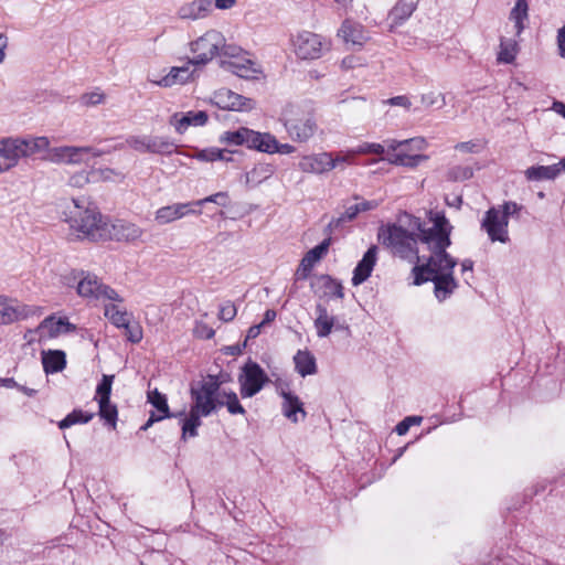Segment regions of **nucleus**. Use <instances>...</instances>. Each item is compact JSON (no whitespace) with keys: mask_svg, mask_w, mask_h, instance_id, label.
<instances>
[{"mask_svg":"<svg viewBox=\"0 0 565 565\" xmlns=\"http://www.w3.org/2000/svg\"><path fill=\"white\" fill-rule=\"evenodd\" d=\"M433 226L422 227L418 218L412 220V225L418 233L422 244L426 245L429 254L418 256L416 248L417 238L415 234L404 230L401 225L388 224L379 230V241L391 248L392 252L405 259L416 258L418 265L413 268L415 276L414 284L422 285L426 281L434 282V294L439 301L449 298L458 288V281L454 277V268L457 259L454 258L447 248L450 246V232L452 226L446 216L439 212H430Z\"/></svg>","mask_w":565,"mask_h":565,"instance_id":"1","label":"nucleus"},{"mask_svg":"<svg viewBox=\"0 0 565 565\" xmlns=\"http://www.w3.org/2000/svg\"><path fill=\"white\" fill-rule=\"evenodd\" d=\"M225 382L224 375H207L190 387L192 406L201 411L203 417H207L218 408L226 406L232 415H244L245 408L241 405L235 392H226L222 388Z\"/></svg>","mask_w":565,"mask_h":565,"instance_id":"2","label":"nucleus"},{"mask_svg":"<svg viewBox=\"0 0 565 565\" xmlns=\"http://www.w3.org/2000/svg\"><path fill=\"white\" fill-rule=\"evenodd\" d=\"M64 220L78 239L92 242L109 237L110 222L102 215L97 205L85 198L73 199L64 212Z\"/></svg>","mask_w":565,"mask_h":565,"instance_id":"3","label":"nucleus"},{"mask_svg":"<svg viewBox=\"0 0 565 565\" xmlns=\"http://www.w3.org/2000/svg\"><path fill=\"white\" fill-rule=\"evenodd\" d=\"M281 120L289 137L297 142L308 141L317 129L312 114L295 104H289L284 108Z\"/></svg>","mask_w":565,"mask_h":565,"instance_id":"4","label":"nucleus"},{"mask_svg":"<svg viewBox=\"0 0 565 565\" xmlns=\"http://www.w3.org/2000/svg\"><path fill=\"white\" fill-rule=\"evenodd\" d=\"M223 46L224 35L220 31H206L190 43V50L194 54V57L189 60V64L205 65L215 56L220 55Z\"/></svg>","mask_w":565,"mask_h":565,"instance_id":"5","label":"nucleus"},{"mask_svg":"<svg viewBox=\"0 0 565 565\" xmlns=\"http://www.w3.org/2000/svg\"><path fill=\"white\" fill-rule=\"evenodd\" d=\"M76 327L68 322L65 318H55L54 316L46 317L35 329L28 330L24 339L29 343L45 342L55 339L61 334L74 332Z\"/></svg>","mask_w":565,"mask_h":565,"instance_id":"6","label":"nucleus"},{"mask_svg":"<svg viewBox=\"0 0 565 565\" xmlns=\"http://www.w3.org/2000/svg\"><path fill=\"white\" fill-rule=\"evenodd\" d=\"M269 377L262 366L249 360L244 364L238 375L239 392L243 398L255 396L259 393Z\"/></svg>","mask_w":565,"mask_h":565,"instance_id":"7","label":"nucleus"},{"mask_svg":"<svg viewBox=\"0 0 565 565\" xmlns=\"http://www.w3.org/2000/svg\"><path fill=\"white\" fill-rule=\"evenodd\" d=\"M77 294L81 297L92 298L96 300H122L113 288L104 285L97 276L88 273L81 274V278L77 284Z\"/></svg>","mask_w":565,"mask_h":565,"instance_id":"8","label":"nucleus"},{"mask_svg":"<svg viewBox=\"0 0 565 565\" xmlns=\"http://www.w3.org/2000/svg\"><path fill=\"white\" fill-rule=\"evenodd\" d=\"M127 143L136 151L156 154L169 156L177 149L169 138L158 136H132L127 139Z\"/></svg>","mask_w":565,"mask_h":565,"instance_id":"9","label":"nucleus"},{"mask_svg":"<svg viewBox=\"0 0 565 565\" xmlns=\"http://www.w3.org/2000/svg\"><path fill=\"white\" fill-rule=\"evenodd\" d=\"M509 221L501 215V210L489 209L481 222V228L486 231L491 242H500L505 244L509 242Z\"/></svg>","mask_w":565,"mask_h":565,"instance_id":"10","label":"nucleus"},{"mask_svg":"<svg viewBox=\"0 0 565 565\" xmlns=\"http://www.w3.org/2000/svg\"><path fill=\"white\" fill-rule=\"evenodd\" d=\"M294 46L298 57L315 60L322 55L323 50L327 49V43L318 34L303 31L296 36Z\"/></svg>","mask_w":565,"mask_h":565,"instance_id":"11","label":"nucleus"},{"mask_svg":"<svg viewBox=\"0 0 565 565\" xmlns=\"http://www.w3.org/2000/svg\"><path fill=\"white\" fill-rule=\"evenodd\" d=\"M214 104L222 108L235 111H248L255 107V102L227 88H220L213 95Z\"/></svg>","mask_w":565,"mask_h":565,"instance_id":"12","label":"nucleus"},{"mask_svg":"<svg viewBox=\"0 0 565 565\" xmlns=\"http://www.w3.org/2000/svg\"><path fill=\"white\" fill-rule=\"evenodd\" d=\"M209 116L205 111L174 113L169 118V125L172 126L179 135H183L190 127H201L207 122Z\"/></svg>","mask_w":565,"mask_h":565,"instance_id":"13","label":"nucleus"},{"mask_svg":"<svg viewBox=\"0 0 565 565\" xmlns=\"http://www.w3.org/2000/svg\"><path fill=\"white\" fill-rule=\"evenodd\" d=\"M190 214L199 215L201 214V210H195L192 202L174 203L157 210L154 220L158 224L164 225Z\"/></svg>","mask_w":565,"mask_h":565,"instance_id":"14","label":"nucleus"},{"mask_svg":"<svg viewBox=\"0 0 565 565\" xmlns=\"http://www.w3.org/2000/svg\"><path fill=\"white\" fill-rule=\"evenodd\" d=\"M316 319L313 321V326L319 338H327L332 330H349V326L345 323H340L334 316L329 315L328 309L318 303L316 306Z\"/></svg>","mask_w":565,"mask_h":565,"instance_id":"15","label":"nucleus"},{"mask_svg":"<svg viewBox=\"0 0 565 565\" xmlns=\"http://www.w3.org/2000/svg\"><path fill=\"white\" fill-rule=\"evenodd\" d=\"M29 308L0 295V326H9L29 316Z\"/></svg>","mask_w":565,"mask_h":565,"instance_id":"16","label":"nucleus"},{"mask_svg":"<svg viewBox=\"0 0 565 565\" xmlns=\"http://www.w3.org/2000/svg\"><path fill=\"white\" fill-rule=\"evenodd\" d=\"M330 243L331 239L326 238L319 245L306 253L297 268V279L305 280L309 277L313 266L328 253Z\"/></svg>","mask_w":565,"mask_h":565,"instance_id":"17","label":"nucleus"},{"mask_svg":"<svg viewBox=\"0 0 565 565\" xmlns=\"http://www.w3.org/2000/svg\"><path fill=\"white\" fill-rule=\"evenodd\" d=\"M220 141L227 145L242 146L245 145L250 149L259 150L260 132L242 127L235 131H225Z\"/></svg>","mask_w":565,"mask_h":565,"instance_id":"18","label":"nucleus"},{"mask_svg":"<svg viewBox=\"0 0 565 565\" xmlns=\"http://www.w3.org/2000/svg\"><path fill=\"white\" fill-rule=\"evenodd\" d=\"M331 152H320L303 156L299 161V169L305 173L323 174L330 171Z\"/></svg>","mask_w":565,"mask_h":565,"instance_id":"19","label":"nucleus"},{"mask_svg":"<svg viewBox=\"0 0 565 565\" xmlns=\"http://www.w3.org/2000/svg\"><path fill=\"white\" fill-rule=\"evenodd\" d=\"M377 262V247L371 246L353 270L352 285L363 284L372 274Z\"/></svg>","mask_w":565,"mask_h":565,"instance_id":"20","label":"nucleus"},{"mask_svg":"<svg viewBox=\"0 0 565 565\" xmlns=\"http://www.w3.org/2000/svg\"><path fill=\"white\" fill-rule=\"evenodd\" d=\"M212 11L211 0H194L184 3L178 10V17L182 20H200L206 18Z\"/></svg>","mask_w":565,"mask_h":565,"instance_id":"21","label":"nucleus"},{"mask_svg":"<svg viewBox=\"0 0 565 565\" xmlns=\"http://www.w3.org/2000/svg\"><path fill=\"white\" fill-rule=\"evenodd\" d=\"M565 171V159L551 166H533L525 170V177L531 181L554 180Z\"/></svg>","mask_w":565,"mask_h":565,"instance_id":"22","label":"nucleus"},{"mask_svg":"<svg viewBox=\"0 0 565 565\" xmlns=\"http://www.w3.org/2000/svg\"><path fill=\"white\" fill-rule=\"evenodd\" d=\"M110 227L108 238H116L117 241L134 242L142 235V230L134 223L118 221L116 223H110Z\"/></svg>","mask_w":565,"mask_h":565,"instance_id":"23","label":"nucleus"},{"mask_svg":"<svg viewBox=\"0 0 565 565\" xmlns=\"http://www.w3.org/2000/svg\"><path fill=\"white\" fill-rule=\"evenodd\" d=\"M19 163L12 137L0 139V173L11 170Z\"/></svg>","mask_w":565,"mask_h":565,"instance_id":"24","label":"nucleus"},{"mask_svg":"<svg viewBox=\"0 0 565 565\" xmlns=\"http://www.w3.org/2000/svg\"><path fill=\"white\" fill-rule=\"evenodd\" d=\"M192 64L186 63L183 66H173L170 68L169 73L164 75L161 79L156 81L154 83L161 87H171L178 84L186 83L191 77L190 66Z\"/></svg>","mask_w":565,"mask_h":565,"instance_id":"25","label":"nucleus"},{"mask_svg":"<svg viewBox=\"0 0 565 565\" xmlns=\"http://www.w3.org/2000/svg\"><path fill=\"white\" fill-rule=\"evenodd\" d=\"M42 364L46 374L61 372L66 366V354L61 350L43 351Z\"/></svg>","mask_w":565,"mask_h":565,"instance_id":"26","label":"nucleus"},{"mask_svg":"<svg viewBox=\"0 0 565 565\" xmlns=\"http://www.w3.org/2000/svg\"><path fill=\"white\" fill-rule=\"evenodd\" d=\"M281 395L284 397L282 413L292 423H298V413L301 414L302 418L306 417L303 405L298 396L290 392H282Z\"/></svg>","mask_w":565,"mask_h":565,"instance_id":"27","label":"nucleus"},{"mask_svg":"<svg viewBox=\"0 0 565 565\" xmlns=\"http://www.w3.org/2000/svg\"><path fill=\"white\" fill-rule=\"evenodd\" d=\"M339 35H341L347 43L354 45H362L366 40L363 26L349 20L342 23Z\"/></svg>","mask_w":565,"mask_h":565,"instance_id":"28","label":"nucleus"},{"mask_svg":"<svg viewBox=\"0 0 565 565\" xmlns=\"http://www.w3.org/2000/svg\"><path fill=\"white\" fill-rule=\"evenodd\" d=\"M234 74L242 78H257L260 73L257 65L248 58H238L225 63Z\"/></svg>","mask_w":565,"mask_h":565,"instance_id":"29","label":"nucleus"},{"mask_svg":"<svg viewBox=\"0 0 565 565\" xmlns=\"http://www.w3.org/2000/svg\"><path fill=\"white\" fill-rule=\"evenodd\" d=\"M259 150L262 152L267 153H281L289 154L295 151V147L289 143H279L276 138L270 134H262L260 132V143H258Z\"/></svg>","mask_w":565,"mask_h":565,"instance_id":"30","label":"nucleus"},{"mask_svg":"<svg viewBox=\"0 0 565 565\" xmlns=\"http://www.w3.org/2000/svg\"><path fill=\"white\" fill-rule=\"evenodd\" d=\"M66 164H79L90 157H100L105 151L93 147H67Z\"/></svg>","mask_w":565,"mask_h":565,"instance_id":"31","label":"nucleus"},{"mask_svg":"<svg viewBox=\"0 0 565 565\" xmlns=\"http://www.w3.org/2000/svg\"><path fill=\"white\" fill-rule=\"evenodd\" d=\"M295 369L301 376L317 373L315 356L307 350H299L294 356Z\"/></svg>","mask_w":565,"mask_h":565,"instance_id":"32","label":"nucleus"},{"mask_svg":"<svg viewBox=\"0 0 565 565\" xmlns=\"http://www.w3.org/2000/svg\"><path fill=\"white\" fill-rule=\"evenodd\" d=\"M529 7L526 0H516L515 6L510 12L509 20L514 23V33L519 36L524 28L525 22L529 19Z\"/></svg>","mask_w":565,"mask_h":565,"instance_id":"33","label":"nucleus"},{"mask_svg":"<svg viewBox=\"0 0 565 565\" xmlns=\"http://www.w3.org/2000/svg\"><path fill=\"white\" fill-rule=\"evenodd\" d=\"M426 160H428V156L426 154H408L403 151H398L387 158L390 163L407 168H416L418 164Z\"/></svg>","mask_w":565,"mask_h":565,"instance_id":"34","label":"nucleus"},{"mask_svg":"<svg viewBox=\"0 0 565 565\" xmlns=\"http://www.w3.org/2000/svg\"><path fill=\"white\" fill-rule=\"evenodd\" d=\"M274 173L273 166L259 163L246 173V183L249 185H258L269 179Z\"/></svg>","mask_w":565,"mask_h":565,"instance_id":"35","label":"nucleus"},{"mask_svg":"<svg viewBox=\"0 0 565 565\" xmlns=\"http://www.w3.org/2000/svg\"><path fill=\"white\" fill-rule=\"evenodd\" d=\"M148 402L156 408L158 417L164 419L173 416L170 413L166 395L158 390L148 392Z\"/></svg>","mask_w":565,"mask_h":565,"instance_id":"36","label":"nucleus"},{"mask_svg":"<svg viewBox=\"0 0 565 565\" xmlns=\"http://www.w3.org/2000/svg\"><path fill=\"white\" fill-rule=\"evenodd\" d=\"M355 152L353 148L331 152V167L330 171L334 169L344 170L347 166L355 164Z\"/></svg>","mask_w":565,"mask_h":565,"instance_id":"37","label":"nucleus"},{"mask_svg":"<svg viewBox=\"0 0 565 565\" xmlns=\"http://www.w3.org/2000/svg\"><path fill=\"white\" fill-rule=\"evenodd\" d=\"M319 282L321 284V287L323 288L324 296L334 297L338 299H342L344 297L342 284L339 280L333 279L331 276H329V275L320 276Z\"/></svg>","mask_w":565,"mask_h":565,"instance_id":"38","label":"nucleus"},{"mask_svg":"<svg viewBox=\"0 0 565 565\" xmlns=\"http://www.w3.org/2000/svg\"><path fill=\"white\" fill-rule=\"evenodd\" d=\"M105 317L117 328L127 326L129 321V315L127 311L121 310L118 306L109 303L104 309Z\"/></svg>","mask_w":565,"mask_h":565,"instance_id":"39","label":"nucleus"},{"mask_svg":"<svg viewBox=\"0 0 565 565\" xmlns=\"http://www.w3.org/2000/svg\"><path fill=\"white\" fill-rule=\"evenodd\" d=\"M518 52V43L514 40L501 39L500 51L498 54L499 62L510 64L514 61Z\"/></svg>","mask_w":565,"mask_h":565,"instance_id":"40","label":"nucleus"},{"mask_svg":"<svg viewBox=\"0 0 565 565\" xmlns=\"http://www.w3.org/2000/svg\"><path fill=\"white\" fill-rule=\"evenodd\" d=\"M93 414L84 413L81 409H74L58 423L61 429L68 428L75 424H86L93 418Z\"/></svg>","mask_w":565,"mask_h":565,"instance_id":"41","label":"nucleus"},{"mask_svg":"<svg viewBox=\"0 0 565 565\" xmlns=\"http://www.w3.org/2000/svg\"><path fill=\"white\" fill-rule=\"evenodd\" d=\"M99 416L106 420L114 428L116 427L118 411L116 405L110 403V399L98 401Z\"/></svg>","mask_w":565,"mask_h":565,"instance_id":"42","label":"nucleus"},{"mask_svg":"<svg viewBox=\"0 0 565 565\" xmlns=\"http://www.w3.org/2000/svg\"><path fill=\"white\" fill-rule=\"evenodd\" d=\"M93 182L122 180L124 174L110 168L92 169Z\"/></svg>","mask_w":565,"mask_h":565,"instance_id":"43","label":"nucleus"},{"mask_svg":"<svg viewBox=\"0 0 565 565\" xmlns=\"http://www.w3.org/2000/svg\"><path fill=\"white\" fill-rule=\"evenodd\" d=\"M420 103L425 108L436 107L440 109L446 105V97L441 93L428 92L420 95Z\"/></svg>","mask_w":565,"mask_h":565,"instance_id":"44","label":"nucleus"},{"mask_svg":"<svg viewBox=\"0 0 565 565\" xmlns=\"http://www.w3.org/2000/svg\"><path fill=\"white\" fill-rule=\"evenodd\" d=\"M225 153L226 151L221 150L218 148H207L198 151L192 157L200 161L212 162L216 160H228V158L225 157Z\"/></svg>","mask_w":565,"mask_h":565,"instance_id":"45","label":"nucleus"},{"mask_svg":"<svg viewBox=\"0 0 565 565\" xmlns=\"http://www.w3.org/2000/svg\"><path fill=\"white\" fill-rule=\"evenodd\" d=\"M12 141L19 160L21 158H29L35 154L29 138L12 137Z\"/></svg>","mask_w":565,"mask_h":565,"instance_id":"46","label":"nucleus"},{"mask_svg":"<svg viewBox=\"0 0 565 565\" xmlns=\"http://www.w3.org/2000/svg\"><path fill=\"white\" fill-rule=\"evenodd\" d=\"M114 375H103L96 388L97 401L110 399Z\"/></svg>","mask_w":565,"mask_h":565,"instance_id":"47","label":"nucleus"},{"mask_svg":"<svg viewBox=\"0 0 565 565\" xmlns=\"http://www.w3.org/2000/svg\"><path fill=\"white\" fill-rule=\"evenodd\" d=\"M359 213L360 211L356 204L350 205L341 216L331 220L328 226L330 230L337 228L342 223L352 221Z\"/></svg>","mask_w":565,"mask_h":565,"instance_id":"48","label":"nucleus"},{"mask_svg":"<svg viewBox=\"0 0 565 565\" xmlns=\"http://www.w3.org/2000/svg\"><path fill=\"white\" fill-rule=\"evenodd\" d=\"M355 156L359 154H383L385 152V146L376 142H363L353 148Z\"/></svg>","mask_w":565,"mask_h":565,"instance_id":"49","label":"nucleus"},{"mask_svg":"<svg viewBox=\"0 0 565 565\" xmlns=\"http://www.w3.org/2000/svg\"><path fill=\"white\" fill-rule=\"evenodd\" d=\"M67 147L68 146H62V147H55L50 148L49 152L44 156V159L53 162V163H65L66 164V157H67Z\"/></svg>","mask_w":565,"mask_h":565,"instance_id":"50","label":"nucleus"},{"mask_svg":"<svg viewBox=\"0 0 565 565\" xmlns=\"http://www.w3.org/2000/svg\"><path fill=\"white\" fill-rule=\"evenodd\" d=\"M93 182V174H92V170L90 171H79L77 173H74L71 178H70V185L74 186V188H83L84 185H86L87 183H90Z\"/></svg>","mask_w":565,"mask_h":565,"instance_id":"51","label":"nucleus"},{"mask_svg":"<svg viewBox=\"0 0 565 565\" xmlns=\"http://www.w3.org/2000/svg\"><path fill=\"white\" fill-rule=\"evenodd\" d=\"M104 100H105V95L100 90L86 93V94L82 95V97H81V103L87 107L97 106V105L104 103Z\"/></svg>","mask_w":565,"mask_h":565,"instance_id":"52","label":"nucleus"},{"mask_svg":"<svg viewBox=\"0 0 565 565\" xmlns=\"http://www.w3.org/2000/svg\"><path fill=\"white\" fill-rule=\"evenodd\" d=\"M422 419L420 416H408L396 425L395 431L397 435L403 436L409 430L411 426L419 425Z\"/></svg>","mask_w":565,"mask_h":565,"instance_id":"53","label":"nucleus"},{"mask_svg":"<svg viewBox=\"0 0 565 565\" xmlns=\"http://www.w3.org/2000/svg\"><path fill=\"white\" fill-rule=\"evenodd\" d=\"M237 313L235 305L226 301L220 306L218 318L225 322L232 321Z\"/></svg>","mask_w":565,"mask_h":565,"instance_id":"54","label":"nucleus"},{"mask_svg":"<svg viewBox=\"0 0 565 565\" xmlns=\"http://www.w3.org/2000/svg\"><path fill=\"white\" fill-rule=\"evenodd\" d=\"M126 331V337L132 343H138L142 339V329L138 323L130 324V320L127 322V326L122 327Z\"/></svg>","mask_w":565,"mask_h":565,"instance_id":"55","label":"nucleus"},{"mask_svg":"<svg viewBox=\"0 0 565 565\" xmlns=\"http://www.w3.org/2000/svg\"><path fill=\"white\" fill-rule=\"evenodd\" d=\"M497 209H500L501 215H504V218L509 221L510 216H519V213L522 210V205L513 201H508L504 202L502 205L498 206Z\"/></svg>","mask_w":565,"mask_h":565,"instance_id":"56","label":"nucleus"},{"mask_svg":"<svg viewBox=\"0 0 565 565\" xmlns=\"http://www.w3.org/2000/svg\"><path fill=\"white\" fill-rule=\"evenodd\" d=\"M226 198H227L226 193H224V192H217V193L212 194V195H210V196H206V198H204V199H201V200L194 201V202H192V204H193V207H194V206H199V207H201V206H203L205 203L211 202V203H216V204H218V205L225 206V204H226V203H225Z\"/></svg>","mask_w":565,"mask_h":565,"instance_id":"57","label":"nucleus"},{"mask_svg":"<svg viewBox=\"0 0 565 565\" xmlns=\"http://www.w3.org/2000/svg\"><path fill=\"white\" fill-rule=\"evenodd\" d=\"M414 11L412 3H398L392 11L394 20H405Z\"/></svg>","mask_w":565,"mask_h":565,"instance_id":"58","label":"nucleus"},{"mask_svg":"<svg viewBox=\"0 0 565 565\" xmlns=\"http://www.w3.org/2000/svg\"><path fill=\"white\" fill-rule=\"evenodd\" d=\"M33 148L34 153H40L43 151L49 152L50 149V140L47 137L41 136V137H31L29 138Z\"/></svg>","mask_w":565,"mask_h":565,"instance_id":"59","label":"nucleus"},{"mask_svg":"<svg viewBox=\"0 0 565 565\" xmlns=\"http://www.w3.org/2000/svg\"><path fill=\"white\" fill-rule=\"evenodd\" d=\"M193 332L198 338L201 339H211L215 334L214 329L204 322H196Z\"/></svg>","mask_w":565,"mask_h":565,"instance_id":"60","label":"nucleus"},{"mask_svg":"<svg viewBox=\"0 0 565 565\" xmlns=\"http://www.w3.org/2000/svg\"><path fill=\"white\" fill-rule=\"evenodd\" d=\"M451 178L455 180H467L472 177V170L468 167H457L450 172Z\"/></svg>","mask_w":565,"mask_h":565,"instance_id":"61","label":"nucleus"},{"mask_svg":"<svg viewBox=\"0 0 565 565\" xmlns=\"http://www.w3.org/2000/svg\"><path fill=\"white\" fill-rule=\"evenodd\" d=\"M241 52H242L241 47L232 45V44H226V40L224 39V46L221 49L220 55L222 54L224 56H228L234 60H238V58H241L239 57Z\"/></svg>","mask_w":565,"mask_h":565,"instance_id":"62","label":"nucleus"},{"mask_svg":"<svg viewBox=\"0 0 565 565\" xmlns=\"http://www.w3.org/2000/svg\"><path fill=\"white\" fill-rule=\"evenodd\" d=\"M387 104L392 106H399L405 109H409L412 107V102L407 96L401 95L395 96L386 100Z\"/></svg>","mask_w":565,"mask_h":565,"instance_id":"63","label":"nucleus"},{"mask_svg":"<svg viewBox=\"0 0 565 565\" xmlns=\"http://www.w3.org/2000/svg\"><path fill=\"white\" fill-rule=\"evenodd\" d=\"M556 40L559 56L565 58V24L557 31Z\"/></svg>","mask_w":565,"mask_h":565,"instance_id":"64","label":"nucleus"}]
</instances>
